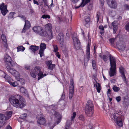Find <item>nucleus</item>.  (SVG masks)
Listing matches in <instances>:
<instances>
[{"mask_svg":"<svg viewBox=\"0 0 129 129\" xmlns=\"http://www.w3.org/2000/svg\"><path fill=\"white\" fill-rule=\"evenodd\" d=\"M92 66L93 69L95 70L96 68L95 64V62L94 60H93L92 61Z\"/></svg>","mask_w":129,"mask_h":129,"instance_id":"obj_40","label":"nucleus"},{"mask_svg":"<svg viewBox=\"0 0 129 129\" xmlns=\"http://www.w3.org/2000/svg\"><path fill=\"white\" fill-rule=\"evenodd\" d=\"M6 74L4 72L2 71L0 72V76L4 78Z\"/></svg>","mask_w":129,"mask_h":129,"instance_id":"obj_47","label":"nucleus"},{"mask_svg":"<svg viewBox=\"0 0 129 129\" xmlns=\"http://www.w3.org/2000/svg\"><path fill=\"white\" fill-rule=\"evenodd\" d=\"M90 0H82V2L80 5V6L84 7L86 5L89 3Z\"/></svg>","mask_w":129,"mask_h":129,"instance_id":"obj_25","label":"nucleus"},{"mask_svg":"<svg viewBox=\"0 0 129 129\" xmlns=\"http://www.w3.org/2000/svg\"><path fill=\"white\" fill-rule=\"evenodd\" d=\"M116 46L117 48L119 50L123 51L126 48V46L125 44L120 43L119 44L116 43Z\"/></svg>","mask_w":129,"mask_h":129,"instance_id":"obj_19","label":"nucleus"},{"mask_svg":"<svg viewBox=\"0 0 129 129\" xmlns=\"http://www.w3.org/2000/svg\"><path fill=\"white\" fill-rule=\"evenodd\" d=\"M102 59L105 62H106L108 60V58L107 57V56L105 55H103Z\"/></svg>","mask_w":129,"mask_h":129,"instance_id":"obj_41","label":"nucleus"},{"mask_svg":"<svg viewBox=\"0 0 129 129\" xmlns=\"http://www.w3.org/2000/svg\"><path fill=\"white\" fill-rule=\"evenodd\" d=\"M90 21V18L89 17H87L85 19V21L86 23H87Z\"/></svg>","mask_w":129,"mask_h":129,"instance_id":"obj_54","label":"nucleus"},{"mask_svg":"<svg viewBox=\"0 0 129 129\" xmlns=\"http://www.w3.org/2000/svg\"><path fill=\"white\" fill-rule=\"evenodd\" d=\"M19 16L24 21H25V20H26V18L23 15H20Z\"/></svg>","mask_w":129,"mask_h":129,"instance_id":"obj_60","label":"nucleus"},{"mask_svg":"<svg viewBox=\"0 0 129 129\" xmlns=\"http://www.w3.org/2000/svg\"><path fill=\"white\" fill-rule=\"evenodd\" d=\"M56 108H55V106L54 105H52L46 108L47 110L50 111V112L52 114V115H54L56 117V116H58L59 115V114L58 113H57L55 110V109Z\"/></svg>","mask_w":129,"mask_h":129,"instance_id":"obj_12","label":"nucleus"},{"mask_svg":"<svg viewBox=\"0 0 129 129\" xmlns=\"http://www.w3.org/2000/svg\"><path fill=\"white\" fill-rule=\"evenodd\" d=\"M110 118L111 119L116 122L119 126L121 127L122 126V121L124 119V116L120 110H118L114 114H111Z\"/></svg>","mask_w":129,"mask_h":129,"instance_id":"obj_2","label":"nucleus"},{"mask_svg":"<svg viewBox=\"0 0 129 129\" xmlns=\"http://www.w3.org/2000/svg\"><path fill=\"white\" fill-rule=\"evenodd\" d=\"M125 28L127 30L129 31V22L125 25Z\"/></svg>","mask_w":129,"mask_h":129,"instance_id":"obj_53","label":"nucleus"},{"mask_svg":"<svg viewBox=\"0 0 129 129\" xmlns=\"http://www.w3.org/2000/svg\"><path fill=\"white\" fill-rule=\"evenodd\" d=\"M109 59L111 67L110 68L109 75L110 77H112L115 75L116 74V60L115 58L110 54L109 55Z\"/></svg>","mask_w":129,"mask_h":129,"instance_id":"obj_3","label":"nucleus"},{"mask_svg":"<svg viewBox=\"0 0 129 129\" xmlns=\"http://www.w3.org/2000/svg\"><path fill=\"white\" fill-rule=\"evenodd\" d=\"M97 18V22L98 23L99 21V19L102 20L103 19V17L101 15V14L100 13V12H98L96 16Z\"/></svg>","mask_w":129,"mask_h":129,"instance_id":"obj_29","label":"nucleus"},{"mask_svg":"<svg viewBox=\"0 0 129 129\" xmlns=\"http://www.w3.org/2000/svg\"><path fill=\"white\" fill-rule=\"evenodd\" d=\"M12 112L9 111L7 114V116L4 114H0V126H3L5 123L6 121L9 119L11 116Z\"/></svg>","mask_w":129,"mask_h":129,"instance_id":"obj_5","label":"nucleus"},{"mask_svg":"<svg viewBox=\"0 0 129 129\" xmlns=\"http://www.w3.org/2000/svg\"><path fill=\"white\" fill-rule=\"evenodd\" d=\"M39 47L35 45H31L29 47V49L33 52L35 53L39 49Z\"/></svg>","mask_w":129,"mask_h":129,"instance_id":"obj_22","label":"nucleus"},{"mask_svg":"<svg viewBox=\"0 0 129 129\" xmlns=\"http://www.w3.org/2000/svg\"><path fill=\"white\" fill-rule=\"evenodd\" d=\"M37 73L38 75L39 76L38 78V80H39L41 79L43 77V74L41 70L39 71Z\"/></svg>","mask_w":129,"mask_h":129,"instance_id":"obj_30","label":"nucleus"},{"mask_svg":"<svg viewBox=\"0 0 129 129\" xmlns=\"http://www.w3.org/2000/svg\"><path fill=\"white\" fill-rule=\"evenodd\" d=\"M56 124V123H55ZM49 125L50 126V129H52L56 125V124H53V123H52L51 122L49 123H48Z\"/></svg>","mask_w":129,"mask_h":129,"instance_id":"obj_42","label":"nucleus"},{"mask_svg":"<svg viewBox=\"0 0 129 129\" xmlns=\"http://www.w3.org/2000/svg\"><path fill=\"white\" fill-rule=\"evenodd\" d=\"M4 78L8 83L9 82V81H10L12 80L10 77L7 74H6Z\"/></svg>","mask_w":129,"mask_h":129,"instance_id":"obj_35","label":"nucleus"},{"mask_svg":"<svg viewBox=\"0 0 129 129\" xmlns=\"http://www.w3.org/2000/svg\"><path fill=\"white\" fill-rule=\"evenodd\" d=\"M115 39L113 38H111L109 40L111 44H113L115 41Z\"/></svg>","mask_w":129,"mask_h":129,"instance_id":"obj_48","label":"nucleus"},{"mask_svg":"<svg viewBox=\"0 0 129 129\" xmlns=\"http://www.w3.org/2000/svg\"><path fill=\"white\" fill-rule=\"evenodd\" d=\"M25 24L24 26V27H26L27 29H28L31 26L30 22L28 20H25Z\"/></svg>","mask_w":129,"mask_h":129,"instance_id":"obj_24","label":"nucleus"},{"mask_svg":"<svg viewBox=\"0 0 129 129\" xmlns=\"http://www.w3.org/2000/svg\"><path fill=\"white\" fill-rule=\"evenodd\" d=\"M85 112L86 115L90 117L93 114V105L92 101L89 100L87 102L85 107Z\"/></svg>","mask_w":129,"mask_h":129,"instance_id":"obj_4","label":"nucleus"},{"mask_svg":"<svg viewBox=\"0 0 129 129\" xmlns=\"http://www.w3.org/2000/svg\"><path fill=\"white\" fill-rule=\"evenodd\" d=\"M9 101L13 106L18 108H22L26 105L24 98L18 94L11 96L9 98Z\"/></svg>","mask_w":129,"mask_h":129,"instance_id":"obj_1","label":"nucleus"},{"mask_svg":"<svg viewBox=\"0 0 129 129\" xmlns=\"http://www.w3.org/2000/svg\"><path fill=\"white\" fill-rule=\"evenodd\" d=\"M58 39L60 45V47H62V50H64L65 49V46L64 44V37L62 33H60L58 35Z\"/></svg>","mask_w":129,"mask_h":129,"instance_id":"obj_8","label":"nucleus"},{"mask_svg":"<svg viewBox=\"0 0 129 129\" xmlns=\"http://www.w3.org/2000/svg\"><path fill=\"white\" fill-rule=\"evenodd\" d=\"M46 36H42L45 37L47 36L49 40H50L53 38V35L52 30L48 31L47 32L46 31Z\"/></svg>","mask_w":129,"mask_h":129,"instance_id":"obj_20","label":"nucleus"},{"mask_svg":"<svg viewBox=\"0 0 129 129\" xmlns=\"http://www.w3.org/2000/svg\"><path fill=\"white\" fill-rule=\"evenodd\" d=\"M65 98V95L63 93L62 94L61 98V99L62 100H64Z\"/></svg>","mask_w":129,"mask_h":129,"instance_id":"obj_61","label":"nucleus"},{"mask_svg":"<svg viewBox=\"0 0 129 129\" xmlns=\"http://www.w3.org/2000/svg\"><path fill=\"white\" fill-rule=\"evenodd\" d=\"M37 74L36 73H35L34 70H31L30 72V74L32 77L35 78L37 75Z\"/></svg>","mask_w":129,"mask_h":129,"instance_id":"obj_32","label":"nucleus"},{"mask_svg":"<svg viewBox=\"0 0 129 129\" xmlns=\"http://www.w3.org/2000/svg\"><path fill=\"white\" fill-rule=\"evenodd\" d=\"M55 55L56 56L59 58H60V55L59 54V52H56Z\"/></svg>","mask_w":129,"mask_h":129,"instance_id":"obj_63","label":"nucleus"},{"mask_svg":"<svg viewBox=\"0 0 129 129\" xmlns=\"http://www.w3.org/2000/svg\"><path fill=\"white\" fill-rule=\"evenodd\" d=\"M7 5L4 3L0 4V10L3 16H5L9 12L7 9Z\"/></svg>","mask_w":129,"mask_h":129,"instance_id":"obj_10","label":"nucleus"},{"mask_svg":"<svg viewBox=\"0 0 129 129\" xmlns=\"http://www.w3.org/2000/svg\"><path fill=\"white\" fill-rule=\"evenodd\" d=\"M55 65L54 64H51V65L48 66V69L50 70H52Z\"/></svg>","mask_w":129,"mask_h":129,"instance_id":"obj_49","label":"nucleus"},{"mask_svg":"<svg viewBox=\"0 0 129 129\" xmlns=\"http://www.w3.org/2000/svg\"><path fill=\"white\" fill-rule=\"evenodd\" d=\"M79 0H71L73 4L76 3Z\"/></svg>","mask_w":129,"mask_h":129,"instance_id":"obj_62","label":"nucleus"},{"mask_svg":"<svg viewBox=\"0 0 129 129\" xmlns=\"http://www.w3.org/2000/svg\"><path fill=\"white\" fill-rule=\"evenodd\" d=\"M25 68L27 70H29L30 69V66L28 65H25L24 66Z\"/></svg>","mask_w":129,"mask_h":129,"instance_id":"obj_58","label":"nucleus"},{"mask_svg":"<svg viewBox=\"0 0 129 129\" xmlns=\"http://www.w3.org/2000/svg\"><path fill=\"white\" fill-rule=\"evenodd\" d=\"M20 90L21 92L25 95H26L28 94V92L27 90L24 87H21L20 89Z\"/></svg>","mask_w":129,"mask_h":129,"instance_id":"obj_23","label":"nucleus"},{"mask_svg":"<svg viewBox=\"0 0 129 129\" xmlns=\"http://www.w3.org/2000/svg\"><path fill=\"white\" fill-rule=\"evenodd\" d=\"M39 117H38V119L37 120V123L39 124V125H43L46 123L45 119L40 114Z\"/></svg>","mask_w":129,"mask_h":129,"instance_id":"obj_17","label":"nucleus"},{"mask_svg":"<svg viewBox=\"0 0 129 129\" xmlns=\"http://www.w3.org/2000/svg\"><path fill=\"white\" fill-rule=\"evenodd\" d=\"M107 3L111 8L116 9L117 7V4L115 0H108Z\"/></svg>","mask_w":129,"mask_h":129,"instance_id":"obj_16","label":"nucleus"},{"mask_svg":"<svg viewBox=\"0 0 129 129\" xmlns=\"http://www.w3.org/2000/svg\"><path fill=\"white\" fill-rule=\"evenodd\" d=\"M74 82L73 81H71L70 83V86L69 87V99H71L73 95L74 92Z\"/></svg>","mask_w":129,"mask_h":129,"instance_id":"obj_13","label":"nucleus"},{"mask_svg":"<svg viewBox=\"0 0 129 129\" xmlns=\"http://www.w3.org/2000/svg\"><path fill=\"white\" fill-rule=\"evenodd\" d=\"M5 60L7 64L10 65L12 66H14L15 65V62L12 61L11 57L8 54H6L5 56Z\"/></svg>","mask_w":129,"mask_h":129,"instance_id":"obj_9","label":"nucleus"},{"mask_svg":"<svg viewBox=\"0 0 129 129\" xmlns=\"http://www.w3.org/2000/svg\"><path fill=\"white\" fill-rule=\"evenodd\" d=\"M19 81L21 82L22 84H23L25 83V80L23 79L20 78L19 80Z\"/></svg>","mask_w":129,"mask_h":129,"instance_id":"obj_52","label":"nucleus"},{"mask_svg":"<svg viewBox=\"0 0 129 129\" xmlns=\"http://www.w3.org/2000/svg\"><path fill=\"white\" fill-rule=\"evenodd\" d=\"M42 18L44 19H46L47 18H48V19H49L50 18V16L49 15H42Z\"/></svg>","mask_w":129,"mask_h":129,"instance_id":"obj_51","label":"nucleus"},{"mask_svg":"<svg viewBox=\"0 0 129 129\" xmlns=\"http://www.w3.org/2000/svg\"><path fill=\"white\" fill-rule=\"evenodd\" d=\"M27 116V114L26 113H24L21 115L20 118L23 120H25L26 119Z\"/></svg>","mask_w":129,"mask_h":129,"instance_id":"obj_38","label":"nucleus"},{"mask_svg":"<svg viewBox=\"0 0 129 129\" xmlns=\"http://www.w3.org/2000/svg\"><path fill=\"white\" fill-rule=\"evenodd\" d=\"M45 28L48 29V31H52V25L51 23H48L45 25Z\"/></svg>","mask_w":129,"mask_h":129,"instance_id":"obj_28","label":"nucleus"},{"mask_svg":"<svg viewBox=\"0 0 129 129\" xmlns=\"http://www.w3.org/2000/svg\"><path fill=\"white\" fill-rule=\"evenodd\" d=\"M53 47L54 48L53 51L56 52L58 51V48L57 46L56 45H53Z\"/></svg>","mask_w":129,"mask_h":129,"instance_id":"obj_44","label":"nucleus"},{"mask_svg":"<svg viewBox=\"0 0 129 129\" xmlns=\"http://www.w3.org/2000/svg\"><path fill=\"white\" fill-rule=\"evenodd\" d=\"M119 72L121 74V76L124 83L126 84L127 83L126 79L124 73V68L122 67H119Z\"/></svg>","mask_w":129,"mask_h":129,"instance_id":"obj_15","label":"nucleus"},{"mask_svg":"<svg viewBox=\"0 0 129 129\" xmlns=\"http://www.w3.org/2000/svg\"><path fill=\"white\" fill-rule=\"evenodd\" d=\"M76 115V114L75 112H74L73 113L72 115V116L71 118V119L73 121L74 120V119Z\"/></svg>","mask_w":129,"mask_h":129,"instance_id":"obj_45","label":"nucleus"},{"mask_svg":"<svg viewBox=\"0 0 129 129\" xmlns=\"http://www.w3.org/2000/svg\"><path fill=\"white\" fill-rule=\"evenodd\" d=\"M124 7L126 10H129V5L127 4H125L124 5Z\"/></svg>","mask_w":129,"mask_h":129,"instance_id":"obj_56","label":"nucleus"},{"mask_svg":"<svg viewBox=\"0 0 129 129\" xmlns=\"http://www.w3.org/2000/svg\"><path fill=\"white\" fill-rule=\"evenodd\" d=\"M17 52L20 51H23L25 49V48L23 47L22 46H18L17 47Z\"/></svg>","mask_w":129,"mask_h":129,"instance_id":"obj_33","label":"nucleus"},{"mask_svg":"<svg viewBox=\"0 0 129 129\" xmlns=\"http://www.w3.org/2000/svg\"><path fill=\"white\" fill-rule=\"evenodd\" d=\"M14 14V12H12L10 13L8 17L9 19H10L13 17V15Z\"/></svg>","mask_w":129,"mask_h":129,"instance_id":"obj_39","label":"nucleus"},{"mask_svg":"<svg viewBox=\"0 0 129 129\" xmlns=\"http://www.w3.org/2000/svg\"><path fill=\"white\" fill-rule=\"evenodd\" d=\"M72 39L74 42L75 48L76 50L80 49L81 48L80 43L76 34H74L73 36L72 37Z\"/></svg>","mask_w":129,"mask_h":129,"instance_id":"obj_7","label":"nucleus"},{"mask_svg":"<svg viewBox=\"0 0 129 129\" xmlns=\"http://www.w3.org/2000/svg\"><path fill=\"white\" fill-rule=\"evenodd\" d=\"M9 83L11 85L14 87L17 86L18 85L17 82L16 81H14L13 79L10 81H9Z\"/></svg>","mask_w":129,"mask_h":129,"instance_id":"obj_27","label":"nucleus"},{"mask_svg":"<svg viewBox=\"0 0 129 129\" xmlns=\"http://www.w3.org/2000/svg\"><path fill=\"white\" fill-rule=\"evenodd\" d=\"M6 66L8 71L10 73L15 76H17V75L18 74V73L13 68H11L10 65L7 64Z\"/></svg>","mask_w":129,"mask_h":129,"instance_id":"obj_14","label":"nucleus"},{"mask_svg":"<svg viewBox=\"0 0 129 129\" xmlns=\"http://www.w3.org/2000/svg\"><path fill=\"white\" fill-rule=\"evenodd\" d=\"M33 29L34 32L40 36H45L46 35V31L44 30L41 26H34L33 27Z\"/></svg>","mask_w":129,"mask_h":129,"instance_id":"obj_6","label":"nucleus"},{"mask_svg":"<svg viewBox=\"0 0 129 129\" xmlns=\"http://www.w3.org/2000/svg\"><path fill=\"white\" fill-rule=\"evenodd\" d=\"M99 29L101 30L102 31H103L104 30V28L103 26L102 25H100L99 27Z\"/></svg>","mask_w":129,"mask_h":129,"instance_id":"obj_59","label":"nucleus"},{"mask_svg":"<svg viewBox=\"0 0 129 129\" xmlns=\"http://www.w3.org/2000/svg\"><path fill=\"white\" fill-rule=\"evenodd\" d=\"M1 39L3 42L7 41V39L6 38L5 35L4 34H2L1 36Z\"/></svg>","mask_w":129,"mask_h":129,"instance_id":"obj_43","label":"nucleus"},{"mask_svg":"<svg viewBox=\"0 0 129 129\" xmlns=\"http://www.w3.org/2000/svg\"><path fill=\"white\" fill-rule=\"evenodd\" d=\"M72 120H71H71H67L66 124V126L67 127H69L70 126L71 124L72 123Z\"/></svg>","mask_w":129,"mask_h":129,"instance_id":"obj_37","label":"nucleus"},{"mask_svg":"<svg viewBox=\"0 0 129 129\" xmlns=\"http://www.w3.org/2000/svg\"><path fill=\"white\" fill-rule=\"evenodd\" d=\"M116 100L117 102H120L121 100V97L120 96L117 97L116 98Z\"/></svg>","mask_w":129,"mask_h":129,"instance_id":"obj_57","label":"nucleus"},{"mask_svg":"<svg viewBox=\"0 0 129 129\" xmlns=\"http://www.w3.org/2000/svg\"><path fill=\"white\" fill-rule=\"evenodd\" d=\"M94 86L95 87H96L97 92L99 93L100 92L101 86L99 83L96 82V84H94Z\"/></svg>","mask_w":129,"mask_h":129,"instance_id":"obj_26","label":"nucleus"},{"mask_svg":"<svg viewBox=\"0 0 129 129\" xmlns=\"http://www.w3.org/2000/svg\"><path fill=\"white\" fill-rule=\"evenodd\" d=\"M46 48V44L44 43H41L40 46V49L44 50Z\"/></svg>","mask_w":129,"mask_h":129,"instance_id":"obj_34","label":"nucleus"},{"mask_svg":"<svg viewBox=\"0 0 129 129\" xmlns=\"http://www.w3.org/2000/svg\"><path fill=\"white\" fill-rule=\"evenodd\" d=\"M114 91L115 92H118L120 89V88L115 85H114L113 88Z\"/></svg>","mask_w":129,"mask_h":129,"instance_id":"obj_36","label":"nucleus"},{"mask_svg":"<svg viewBox=\"0 0 129 129\" xmlns=\"http://www.w3.org/2000/svg\"><path fill=\"white\" fill-rule=\"evenodd\" d=\"M32 69L34 70L35 73L37 74L39 71L41 70V67L39 66H36L34 68V69Z\"/></svg>","mask_w":129,"mask_h":129,"instance_id":"obj_31","label":"nucleus"},{"mask_svg":"<svg viewBox=\"0 0 129 129\" xmlns=\"http://www.w3.org/2000/svg\"><path fill=\"white\" fill-rule=\"evenodd\" d=\"M47 66L48 67L51 64H52V61L51 60H48L46 63Z\"/></svg>","mask_w":129,"mask_h":129,"instance_id":"obj_55","label":"nucleus"},{"mask_svg":"<svg viewBox=\"0 0 129 129\" xmlns=\"http://www.w3.org/2000/svg\"><path fill=\"white\" fill-rule=\"evenodd\" d=\"M2 44L3 45L4 47L6 48H7L8 44L7 43V41L3 42Z\"/></svg>","mask_w":129,"mask_h":129,"instance_id":"obj_50","label":"nucleus"},{"mask_svg":"<svg viewBox=\"0 0 129 129\" xmlns=\"http://www.w3.org/2000/svg\"><path fill=\"white\" fill-rule=\"evenodd\" d=\"M124 102L123 103V106L124 108H126L129 105V100L127 97H124Z\"/></svg>","mask_w":129,"mask_h":129,"instance_id":"obj_18","label":"nucleus"},{"mask_svg":"<svg viewBox=\"0 0 129 129\" xmlns=\"http://www.w3.org/2000/svg\"><path fill=\"white\" fill-rule=\"evenodd\" d=\"M112 24L113 27V33L115 34L116 33V31L118 28L117 24L115 21L112 23Z\"/></svg>","mask_w":129,"mask_h":129,"instance_id":"obj_21","label":"nucleus"},{"mask_svg":"<svg viewBox=\"0 0 129 129\" xmlns=\"http://www.w3.org/2000/svg\"><path fill=\"white\" fill-rule=\"evenodd\" d=\"M90 46L88 44L87 46V49L86 54V57L84 58V64L86 63H87L89 60L90 57Z\"/></svg>","mask_w":129,"mask_h":129,"instance_id":"obj_11","label":"nucleus"},{"mask_svg":"<svg viewBox=\"0 0 129 129\" xmlns=\"http://www.w3.org/2000/svg\"><path fill=\"white\" fill-rule=\"evenodd\" d=\"M79 118L80 120L82 121H84L85 120L84 116L82 115H81L79 116Z\"/></svg>","mask_w":129,"mask_h":129,"instance_id":"obj_46","label":"nucleus"},{"mask_svg":"<svg viewBox=\"0 0 129 129\" xmlns=\"http://www.w3.org/2000/svg\"><path fill=\"white\" fill-rule=\"evenodd\" d=\"M27 29H28L25 27H24V28L22 30V33H25L26 32V30Z\"/></svg>","mask_w":129,"mask_h":129,"instance_id":"obj_64","label":"nucleus"}]
</instances>
